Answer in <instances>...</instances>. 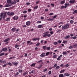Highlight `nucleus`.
I'll return each mask as SVG.
<instances>
[{
  "mask_svg": "<svg viewBox=\"0 0 77 77\" xmlns=\"http://www.w3.org/2000/svg\"><path fill=\"white\" fill-rule=\"evenodd\" d=\"M48 32H46L43 33L42 34V36L44 37H46V36H48V37H50L51 36V34L50 33L48 34Z\"/></svg>",
  "mask_w": 77,
  "mask_h": 77,
  "instance_id": "f257e3e1",
  "label": "nucleus"
},
{
  "mask_svg": "<svg viewBox=\"0 0 77 77\" xmlns=\"http://www.w3.org/2000/svg\"><path fill=\"white\" fill-rule=\"evenodd\" d=\"M69 24H67L64 26H63L62 27V29L63 30H65V29H67L69 28Z\"/></svg>",
  "mask_w": 77,
  "mask_h": 77,
  "instance_id": "f03ea898",
  "label": "nucleus"
},
{
  "mask_svg": "<svg viewBox=\"0 0 77 77\" xmlns=\"http://www.w3.org/2000/svg\"><path fill=\"white\" fill-rule=\"evenodd\" d=\"M6 12L1 13L0 15V17H2L3 19H5L6 17Z\"/></svg>",
  "mask_w": 77,
  "mask_h": 77,
  "instance_id": "7ed1b4c3",
  "label": "nucleus"
},
{
  "mask_svg": "<svg viewBox=\"0 0 77 77\" xmlns=\"http://www.w3.org/2000/svg\"><path fill=\"white\" fill-rule=\"evenodd\" d=\"M75 0H71L69 1V3L71 4L75 3Z\"/></svg>",
  "mask_w": 77,
  "mask_h": 77,
  "instance_id": "20e7f679",
  "label": "nucleus"
},
{
  "mask_svg": "<svg viewBox=\"0 0 77 77\" xmlns=\"http://www.w3.org/2000/svg\"><path fill=\"white\" fill-rule=\"evenodd\" d=\"M8 15H9V16H13L14 15V12H12L10 14H9V13L7 14Z\"/></svg>",
  "mask_w": 77,
  "mask_h": 77,
  "instance_id": "39448f33",
  "label": "nucleus"
},
{
  "mask_svg": "<svg viewBox=\"0 0 77 77\" xmlns=\"http://www.w3.org/2000/svg\"><path fill=\"white\" fill-rule=\"evenodd\" d=\"M31 41H27V44H29V45H32V44H33V42H31Z\"/></svg>",
  "mask_w": 77,
  "mask_h": 77,
  "instance_id": "423d86ee",
  "label": "nucleus"
},
{
  "mask_svg": "<svg viewBox=\"0 0 77 77\" xmlns=\"http://www.w3.org/2000/svg\"><path fill=\"white\" fill-rule=\"evenodd\" d=\"M13 19L14 20H17L18 19V16H15L13 17Z\"/></svg>",
  "mask_w": 77,
  "mask_h": 77,
  "instance_id": "0eeeda50",
  "label": "nucleus"
},
{
  "mask_svg": "<svg viewBox=\"0 0 77 77\" xmlns=\"http://www.w3.org/2000/svg\"><path fill=\"white\" fill-rule=\"evenodd\" d=\"M3 51H8V48H4L2 49V50Z\"/></svg>",
  "mask_w": 77,
  "mask_h": 77,
  "instance_id": "6e6552de",
  "label": "nucleus"
},
{
  "mask_svg": "<svg viewBox=\"0 0 77 77\" xmlns=\"http://www.w3.org/2000/svg\"><path fill=\"white\" fill-rule=\"evenodd\" d=\"M30 21H27L26 23V24L27 26H30Z\"/></svg>",
  "mask_w": 77,
  "mask_h": 77,
  "instance_id": "1a4fd4ad",
  "label": "nucleus"
},
{
  "mask_svg": "<svg viewBox=\"0 0 77 77\" xmlns=\"http://www.w3.org/2000/svg\"><path fill=\"white\" fill-rule=\"evenodd\" d=\"M12 63H13V65H14L15 66H17V65H18V63L17 62L15 63V62H12Z\"/></svg>",
  "mask_w": 77,
  "mask_h": 77,
  "instance_id": "9d476101",
  "label": "nucleus"
},
{
  "mask_svg": "<svg viewBox=\"0 0 77 77\" xmlns=\"http://www.w3.org/2000/svg\"><path fill=\"white\" fill-rule=\"evenodd\" d=\"M9 40H10V38H7V39H5L4 41V42H8V41H9Z\"/></svg>",
  "mask_w": 77,
  "mask_h": 77,
  "instance_id": "9b49d317",
  "label": "nucleus"
},
{
  "mask_svg": "<svg viewBox=\"0 0 77 77\" xmlns=\"http://www.w3.org/2000/svg\"><path fill=\"white\" fill-rule=\"evenodd\" d=\"M69 5H70L69 3L65 4V6L66 8H67V7H68V6H69Z\"/></svg>",
  "mask_w": 77,
  "mask_h": 77,
  "instance_id": "f8f14e48",
  "label": "nucleus"
},
{
  "mask_svg": "<svg viewBox=\"0 0 77 77\" xmlns=\"http://www.w3.org/2000/svg\"><path fill=\"white\" fill-rule=\"evenodd\" d=\"M41 57H45V53H42L40 55Z\"/></svg>",
  "mask_w": 77,
  "mask_h": 77,
  "instance_id": "ddd939ff",
  "label": "nucleus"
},
{
  "mask_svg": "<svg viewBox=\"0 0 77 77\" xmlns=\"http://www.w3.org/2000/svg\"><path fill=\"white\" fill-rule=\"evenodd\" d=\"M11 30L13 32H15V30H16V28H13L11 29Z\"/></svg>",
  "mask_w": 77,
  "mask_h": 77,
  "instance_id": "4468645a",
  "label": "nucleus"
},
{
  "mask_svg": "<svg viewBox=\"0 0 77 77\" xmlns=\"http://www.w3.org/2000/svg\"><path fill=\"white\" fill-rule=\"evenodd\" d=\"M11 0H7V3L8 4H9L11 3Z\"/></svg>",
  "mask_w": 77,
  "mask_h": 77,
  "instance_id": "2eb2a0df",
  "label": "nucleus"
},
{
  "mask_svg": "<svg viewBox=\"0 0 77 77\" xmlns=\"http://www.w3.org/2000/svg\"><path fill=\"white\" fill-rule=\"evenodd\" d=\"M38 28H41L42 27L43 28V26L41 25H39L37 26Z\"/></svg>",
  "mask_w": 77,
  "mask_h": 77,
  "instance_id": "dca6fc26",
  "label": "nucleus"
},
{
  "mask_svg": "<svg viewBox=\"0 0 77 77\" xmlns=\"http://www.w3.org/2000/svg\"><path fill=\"white\" fill-rule=\"evenodd\" d=\"M32 73H35V70H32L31 72H29V74H32Z\"/></svg>",
  "mask_w": 77,
  "mask_h": 77,
  "instance_id": "f3484780",
  "label": "nucleus"
},
{
  "mask_svg": "<svg viewBox=\"0 0 77 77\" xmlns=\"http://www.w3.org/2000/svg\"><path fill=\"white\" fill-rule=\"evenodd\" d=\"M70 37V36L69 35H67V36H66V37H64L65 39H68V38H69Z\"/></svg>",
  "mask_w": 77,
  "mask_h": 77,
  "instance_id": "a211bd4d",
  "label": "nucleus"
},
{
  "mask_svg": "<svg viewBox=\"0 0 77 77\" xmlns=\"http://www.w3.org/2000/svg\"><path fill=\"white\" fill-rule=\"evenodd\" d=\"M59 68H60V66H57L55 68V69L56 70H57V69H58Z\"/></svg>",
  "mask_w": 77,
  "mask_h": 77,
  "instance_id": "6ab92c4d",
  "label": "nucleus"
},
{
  "mask_svg": "<svg viewBox=\"0 0 77 77\" xmlns=\"http://www.w3.org/2000/svg\"><path fill=\"white\" fill-rule=\"evenodd\" d=\"M65 1L63 0L62 1H61L60 2V3H61V4L62 5V4H63V3H65Z\"/></svg>",
  "mask_w": 77,
  "mask_h": 77,
  "instance_id": "aec40b11",
  "label": "nucleus"
},
{
  "mask_svg": "<svg viewBox=\"0 0 77 77\" xmlns=\"http://www.w3.org/2000/svg\"><path fill=\"white\" fill-rule=\"evenodd\" d=\"M42 65H41L39 67H36V68H37V69H40V68H41V67H42Z\"/></svg>",
  "mask_w": 77,
  "mask_h": 77,
  "instance_id": "412c9836",
  "label": "nucleus"
},
{
  "mask_svg": "<svg viewBox=\"0 0 77 77\" xmlns=\"http://www.w3.org/2000/svg\"><path fill=\"white\" fill-rule=\"evenodd\" d=\"M42 60H40L38 61L37 62V63H42Z\"/></svg>",
  "mask_w": 77,
  "mask_h": 77,
  "instance_id": "4be33fe9",
  "label": "nucleus"
},
{
  "mask_svg": "<svg viewBox=\"0 0 77 77\" xmlns=\"http://www.w3.org/2000/svg\"><path fill=\"white\" fill-rule=\"evenodd\" d=\"M46 48L47 50H50V49H51V48L50 47H47Z\"/></svg>",
  "mask_w": 77,
  "mask_h": 77,
  "instance_id": "5701e85b",
  "label": "nucleus"
},
{
  "mask_svg": "<svg viewBox=\"0 0 77 77\" xmlns=\"http://www.w3.org/2000/svg\"><path fill=\"white\" fill-rule=\"evenodd\" d=\"M63 55H66L67 54V52H66V51L63 52Z\"/></svg>",
  "mask_w": 77,
  "mask_h": 77,
  "instance_id": "b1692460",
  "label": "nucleus"
},
{
  "mask_svg": "<svg viewBox=\"0 0 77 77\" xmlns=\"http://www.w3.org/2000/svg\"><path fill=\"white\" fill-rule=\"evenodd\" d=\"M61 9H63V8H65V9L66 8L65 7V6H63L61 7H60Z\"/></svg>",
  "mask_w": 77,
  "mask_h": 77,
  "instance_id": "393cba45",
  "label": "nucleus"
},
{
  "mask_svg": "<svg viewBox=\"0 0 77 77\" xmlns=\"http://www.w3.org/2000/svg\"><path fill=\"white\" fill-rule=\"evenodd\" d=\"M76 13H77V10H74V12L73 13V14H76Z\"/></svg>",
  "mask_w": 77,
  "mask_h": 77,
  "instance_id": "a878e982",
  "label": "nucleus"
},
{
  "mask_svg": "<svg viewBox=\"0 0 77 77\" xmlns=\"http://www.w3.org/2000/svg\"><path fill=\"white\" fill-rule=\"evenodd\" d=\"M73 47L74 48H77V44H74Z\"/></svg>",
  "mask_w": 77,
  "mask_h": 77,
  "instance_id": "bb28decb",
  "label": "nucleus"
},
{
  "mask_svg": "<svg viewBox=\"0 0 77 77\" xmlns=\"http://www.w3.org/2000/svg\"><path fill=\"white\" fill-rule=\"evenodd\" d=\"M47 47H46V46H44L43 47V48L44 50H46Z\"/></svg>",
  "mask_w": 77,
  "mask_h": 77,
  "instance_id": "cd10ccee",
  "label": "nucleus"
},
{
  "mask_svg": "<svg viewBox=\"0 0 77 77\" xmlns=\"http://www.w3.org/2000/svg\"><path fill=\"white\" fill-rule=\"evenodd\" d=\"M64 75H65L66 76H69V74L67 73H65Z\"/></svg>",
  "mask_w": 77,
  "mask_h": 77,
  "instance_id": "c85d7f7f",
  "label": "nucleus"
},
{
  "mask_svg": "<svg viewBox=\"0 0 77 77\" xmlns=\"http://www.w3.org/2000/svg\"><path fill=\"white\" fill-rule=\"evenodd\" d=\"M38 8V6L36 5L35 7H34V9H37Z\"/></svg>",
  "mask_w": 77,
  "mask_h": 77,
  "instance_id": "c756f323",
  "label": "nucleus"
},
{
  "mask_svg": "<svg viewBox=\"0 0 77 77\" xmlns=\"http://www.w3.org/2000/svg\"><path fill=\"white\" fill-rule=\"evenodd\" d=\"M72 39H77V37L76 36H74L72 38Z\"/></svg>",
  "mask_w": 77,
  "mask_h": 77,
  "instance_id": "7c9ffc66",
  "label": "nucleus"
},
{
  "mask_svg": "<svg viewBox=\"0 0 77 77\" xmlns=\"http://www.w3.org/2000/svg\"><path fill=\"white\" fill-rule=\"evenodd\" d=\"M69 66V64H66L64 65V67L66 68V67H68Z\"/></svg>",
  "mask_w": 77,
  "mask_h": 77,
  "instance_id": "2f4dec72",
  "label": "nucleus"
},
{
  "mask_svg": "<svg viewBox=\"0 0 77 77\" xmlns=\"http://www.w3.org/2000/svg\"><path fill=\"white\" fill-rule=\"evenodd\" d=\"M63 77V74H60L59 75V77Z\"/></svg>",
  "mask_w": 77,
  "mask_h": 77,
  "instance_id": "473e14b6",
  "label": "nucleus"
},
{
  "mask_svg": "<svg viewBox=\"0 0 77 77\" xmlns=\"http://www.w3.org/2000/svg\"><path fill=\"white\" fill-rule=\"evenodd\" d=\"M50 53V52H48L46 53V56H48L49 55V54Z\"/></svg>",
  "mask_w": 77,
  "mask_h": 77,
  "instance_id": "72a5a7b5",
  "label": "nucleus"
},
{
  "mask_svg": "<svg viewBox=\"0 0 77 77\" xmlns=\"http://www.w3.org/2000/svg\"><path fill=\"white\" fill-rule=\"evenodd\" d=\"M5 55V54L4 53H2L0 54V56H4Z\"/></svg>",
  "mask_w": 77,
  "mask_h": 77,
  "instance_id": "f704fd0d",
  "label": "nucleus"
},
{
  "mask_svg": "<svg viewBox=\"0 0 77 77\" xmlns=\"http://www.w3.org/2000/svg\"><path fill=\"white\" fill-rule=\"evenodd\" d=\"M7 65H9L10 66H12V64L11 63H8Z\"/></svg>",
  "mask_w": 77,
  "mask_h": 77,
  "instance_id": "c9c22d12",
  "label": "nucleus"
},
{
  "mask_svg": "<svg viewBox=\"0 0 77 77\" xmlns=\"http://www.w3.org/2000/svg\"><path fill=\"white\" fill-rule=\"evenodd\" d=\"M67 42V41H63V44H65V43H66Z\"/></svg>",
  "mask_w": 77,
  "mask_h": 77,
  "instance_id": "e433bc0d",
  "label": "nucleus"
},
{
  "mask_svg": "<svg viewBox=\"0 0 77 77\" xmlns=\"http://www.w3.org/2000/svg\"><path fill=\"white\" fill-rule=\"evenodd\" d=\"M6 21H9L10 20V18H7L6 20H5Z\"/></svg>",
  "mask_w": 77,
  "mask_h": 77,
  "instance_id": "4c0bfd02",
  "label": "nucleus"
},
{
  "mask_svg": "<svg viewBox=\"0 0 77 77\" xmlns=\"http://www.w3.org/2000/svg\"><path fill=\"white\" fill-rule=\"evenodd\" d=\"M40 45V43H38L36 44V47H38L39 46V45Z\"/></svg>",
  "mask_w": 77,
  "mask_h": 77,
  "instance_id": "58836bf2",
  "label": "nucleus"
},
{
  "mask_svg": "<svg viewBox=\"0 0 77 77\" xmlns=\"http://www.w3.org/2000/svg\"><path fill=\"white\" fill-rule=\"evenodd\" d=\"M35 63H33L32 64L31 66H35Z\"/></svg>",
  "mask_w": 77,
  "mask_h": 77,
  "instance_id": "ea45409f",
  "label": "nucleus"
},
{
  "mask_svg": "<svg viewBox=\"0 0 77 77\" xmlns=\"http://www.w3.org/2000/svg\"><path fill=\"white\" fill-rule=\"evenodd\" d=\"M57 57V55H54L53 56V57L54 58H56V57Z\"/></svg>",
  "mask_w": 77,
  "mask_h": 77,
  "instance_id": "a19ab883",
  "label": "nucleus"
},
{
  "mask_svg": "<svg viewBox=\"0 0 77 77\" xmlns=\"http://www.w3.org/2000/svg\"><path fill=\"white\" fill-rule=\"evenodd\" d=\"M54 45H57L58 43L57 42H54Z\"/></svg>",
  "mask_w": 77,
  "mask_h": 77,
  "instance_id": "79ce46f5",
  "label": "nucleus"
},
{
  "mask_svg": "<svg viewBox=\"0 0 77 77\" xmlns=\"http://www.w3.org/2000/svg\"><path fill=\"white\" fill-rule=\"evenodd\" d=\"M10 6V5H9L7 4V5H5V7H9Z\"/></svg>",
  "mask_w": 77,
  "mask_h": 77,
  "instance_id": "37998d69",
  "label": "nucleus"
},
{
  "mask_svg": "<svg viewBox=\"0 0 77 77\" xmlns=\"http://www.w3.org/2000/svg\"><path fill=\"white\" fill-rule=\"evenodd\" d=\"M37 24L39 23H41V21H38L37 22Z\"/></svg>",
  "mask_w": 77,
  "mask_h": 77,
  "instance_id": "c03bdc74",
  "label": "nucleus"
},
{
  "mask_svg": "<svg viewBox=\"0 0 77 77\" xmlns=\"http://www.w3.org/2000/svg\"><path fill=\"white\" fill-rule=\"evenodd\" d=\"M69 49H71V48H73V46H70L69 47Z\"/></svg>",
  "mask_w": 77,
  "mask_h": 77,
  "instance_id": "a18cd8bd",
  "label": "nucleus"
},
{
  "mask_svg": "<svg viewBox=\"0 0 77 77\" xmlns=\"http://www.w3.org/2000/svg\"><path fill=\"white\" fill-rule=\"evenodd\" d=\"M74 22V21L72 20H71L70 21V23H71V24H72V23H73Z\"/></svg>",
  "mask_w": 77,
  "mask_h": 77,
  "instance_id": "49530a36",
  "label": "nucleus"
},
{
  "mask_svg": "<svg viewBox=\"0 0 77 77\" xmlns=\"http://www.w3.org/2000/svg\"><path fill=\"white\" fill-rule=\"evenodd\" d=\"M58 43H59V44H60L61 42H62V41L60 40H59L58 41Z\"/></svg>",
  "mask_w": 77,
  "mask_h": 77,
  "instance_id": "de8ad7c7",
  "label": "nucleus"
},
{
  "mask_svg": "<svg viewBox=\"0 0 77 77\" xmlns=\"http://www.w3.org/2000/svg\"><path fill=\"white\" fill-rule=\"evenodd\" d=\"M19 46V45H15V48H17Z\"/></svg>",
  "mask_w": 77,
  "mask_h": 77,
  "instance_id": "09e8293b",
  "label": "nucleus"
},
{
  "mask_svg": "<svg viewBox=\"0 0 77 77\" xmlns=\"http://www.w3.org/2000/svg\"><path fill=\"white\" fill-rule=\"evenodd\" d=\"M37 40V38H33L32 39V41H36Z\"/></svg>",
  "mask_w": 77,
  "mask_h": 77,
  "instance_id": "8fccbe9b",
  "label": "nucleus"
},
{
  "mask_svg": "<svg viewBox=\"0 0 77 77\" xmlns=\"http://www.w3.org/2000/svg\"><path fill=\"white\" fill-rule=\"evenodd\" d=\"M50 33L51 35H53V32L52 31H51L50 32Z\"/></svg>",
  "mask_w": 77,
  "mask_h": 77,
  "instance_id": "3c124183",
  "label": "nucleus"
},
{
  "mask_svg": "<svg viewBox=\"0 0 77 77\" xmlns=\"http://www.w3.org/2000/svg\"><path fill=\"white\" fill-rule=\"evenodd\" d=\"M56 17H57V15H55L54 17H53V19H54V18H56Z\"/></svg>",
  "mask_w": 77,
  "mask_h": 77,
  "instance_id": "603ef678",
  "label": "nucleus"
},
{
  "mask_svg": "<svg viewBox=\"0 0 77 77\" xmlns=\"http://www.w3.org/2000/svg\"><path fill=\"white\" fill-rule=\"evenodd\" d=\"M45 11L46 12H47V11H48V8H46L45 9Z\"/></svg>",
  "mask_w": 77,
  "mask_h": 77,
  "instance_id": "864d4df0",
  "label": "nucleus"
},
{
  "mask_svg": "<svg viewBox=\"0 0 77 77\" xmlns=\"http://www.w3.org/2000/svg\"><path fill=\"white\" fill-rule=\"evenodd\" d=\"M54 14L53 13H50L49 14V15H53Z\"/></svg>",
  "mask_w": 77,
  "mask_h": 77,
  "instance_id": "5fc2aeb1",
  "label": "nucleus"
},
{
  "mask_svg": "<svg viewBox=\"0 0 77 77\" xmlns=\"http://www.w3.org/2000/svg\"><path fill=\"white\" fill-rule=\"evenodd\" d=\"M13 4H14V2L13 1H11V4L13 5Z\"/></svg>",
  "mask_w": 77,
  "mask_h": 77,
  "instance_id": "6e6d98bb",
  "label": "nucleus"
},
{
  "mask_svg": "<svg viewBox=\"0 0 77 77\" xmlns=\"http://www.w3.org/2000/svg\"><path fill=\"white\" fill-rule=\"evenodd\" d=\"M6 65H7V64L3 65L2 66L3 67H5L6 66Z\"/></svg>",
  "mask_w": 77,
  "mask_h": 77,
  "instance_id": "4d7b16f0",
  "label": "nucleus"
},
{
  "mask_svg": "<svg viewBox=\"0 0 77 77\" xmlns=\"http://www.w3.org/2000/svg\"><path fill=\"white\" fill-rule=\"evenodd\" d=\"M17 3V2L15 1H14L13 2V4H16V3Z\"/></svg>",
  "mask_w": 77,
  "mask_h": 77,
  "instance_id": "13d9d810",
  "label": "nucleus"
},
{
  "mask_svg": "<svg viewBox=\"0 0 77 77\" xmlns=\"http://www.w3.org/2000/svg\"><path fill=\"white\" fill-rule=\"evenodd\" d=\"M47 69H45L44 70V72H45L46 71H47Z\"/></svg>",
  "mask_w": 77,
  "mask_h": 77,
  "instance_id": "bf43d9fd",
  "label": "nucleus"
},
{
  "mask_svg": "<svg viewBox=\"0 0 77 77\" xmlns=\"http://www.w3.org/2000/svg\"><path fill=\"white\" fill-rule=\"evenodd\" d=\"M61 30L59 29L57 31V33H59V32H61Z\"/></svg>",
  "mask_w": 77,
  "mask_h": 77,
  "instance_id": "052dcab7",
  "label": "nucleus"
},
{
  "mask_svg": "<svg viewBox=\"0 0 77 77\" xmlns=\"http://www.w3.org/2000/svg\"><path fill=\"white\" fill-rule=\"evenodd\" d=\"M23 14H26V13H27V11H24L23 12Z\"/></svg>",
  "mask_w": 77,
  "mask_h": 77,
  "instance_id": "680f3d73",
  "label": "nucleus"
},
{
  "mask_svg": "<svg viewBox=\"0 0 77 77\" xmlns=\"http://www.w3.org/2000/svg\"><path fill=\"white\" fill-rule=\"evenodd\" d=\"M61 57H62V55H61L60 56H58V58H60Z\"/></svg>",
  "mask_w": 77,
  "mask_h": 77,
  "instance_id": "e2e57ef3",
  "label": "nucleus"
},
{
  "mask_svg": "<svg viewBox=\"0 0 77 77\" xmlns=\"http://www.w3.org/2000/svg\"><path fill=\"white\" fill-rule=\"evenodd\" d=\"M2 62H3V63L5 64V63H6V61L4 60L2 61Z\"/></svg>",
  "mask_w": 77,
  "mask_h": 77,
  "instance_id": "0e129e2a",
  "label": "nucleus"
},
{
  "mask_svg": "<svg viewBox=\"0 0 77 77\" xmlns=\"http://www.w3.org/2000/svg\"><path fill=\"white\" fill-rule=\"evenodd\" d=\"M40 42H41V44H43V43L44 42V41H43V40H42V41H41Z\"/></svg>",
  "mask_w": 77,
  "mask_h": 77,
  "instance_id": "69168bd1",
  "label": "nucleus"
},
{
  "mask_svg": "<svg viewBox=\"0 0 77 77\" xmlns=\"http://www.w3.org/2000/svg\"><path fill=\"white\" fill-rule=\"evenodd\" d=\"M27 72H25L24 73L23 75H26V74H27Z\"/></svg>",
  "mask_w": 77,
  "mask_h": 77,
  "instance_id": "338daca9",
  "label": "nucleus"
},
{
  "mask_svg": "<svg viewBox=\"0 0 77 77\" xmlns=\"http://www.w3.org/2000/svg\"><path fill=\"white\" fill-rule=\"evenodd\" d=\"M60 67H63V64H62L60 65Z\"/></svg>",
  "mask_w": 77,
  "mask_h": 77,
  "instance_id": "774afa93",
  "label": "nucleus"
}]
</instances>
